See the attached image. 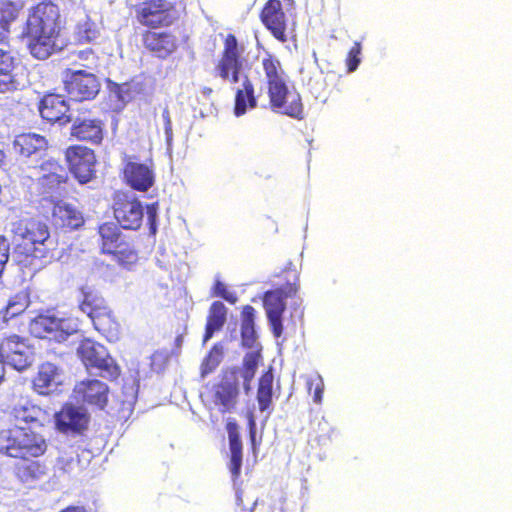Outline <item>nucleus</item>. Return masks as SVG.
Wrapping results in <instances>:
<instances>
[{
    "label": "nucleus",
    "instance_id": "f257e3e1",
    "mask_svg": "<svg viewBox=\"0 0 512 512\" xmlns=\"http://www.w3.org/2000/svg\"><path fill=\"white\" fill-rule=\"evenodd\" d=\"M61 31L59 6L52 0H42L29 8L19 38L26 41L34 59L46 60L59 51Z\"/></svg>",
    "mask_w": 512,
    "mask_h": 512
},
{
    "label": "nucleus",
    "instance_id": "f03ea898",
    "mask_svg": "<svg viewBox=\"0 0 512 512\" xmlns=\"http://www.w3.org/2000/svg\"><path fill=\"white\" fill-rule=\"evenodd\" d=\"M261 68L266 82L269 104L273 110H281L285 115L302 120L304 109L301 96L291 93L287 83V73L281 61L266 51L261 59Z\"/></svg>",
    "mask_w": 512,
    "mask_h": 512
},
{
    "label": "nucleus",
    "instance_id": "7ed1b4c3",
    "mask_svg": "<svg viewBox=\"0 0 512 512\" xmlns=\"http://www.w3.org/2000/svg\"><path fill=\"white\" fill-rule=\"evenodd\" d=\"M260 354L257 352L246 353L242 368L237 366L222 369L217 383L213 385V403L222 414L235 409L240 395V376L243 379V387L246 392L251 389L252 380L255 377Z\"/></svg>",
    "mask_w": 512,
    "mask_h": 512
},
{
    "label": "nucleus",
    "instance_id": "20e7f679",
    "mask_svg": "<svg viewBox=\"0 0 512 512\" xmlns=\"http://www.w3.org/2000/svg\"><path fill=\"white\" fill-rule=\"evenodd\" d=\"M15 241V253L22 261L30 264L33 259L49 262L57 248V242L51 238L48 225L36 219L18 222Z\"/></svg>",
    "mask_w": 512,
    "mask_h": 512
},
{
    "label": "nucleus",
    "instance_id": "39448f33",
    "mask_svg": "<svg viewBox=\"0 0 512 512\" xmlns=\"http://www.w3.org/2000/svg\"><path fill=\"white\" fill-rule=\"evenodd\" d=\"M49 448L48 439L31 427L11 425L0 430V454L18 460L38 459Z\"/></svg>",
    "mask_w": 512,
    "mask_h": 512
},
{
    "label": "nucleus",
    "instance_id": "423d86ee",
    "mask_svg": "<svg viewBox=\"0 0 512 512\" xmlns=\"http://www.w3.org/2000/svg\"><path fill=\"white\" fill-rule=\"evenodd\" d=\"M99 248L120 266L131 269L139 261V253L132 238L123 234L116 223L104 222L97 228Z\"/></svg>",
    "mask_w": 512,
    "mask_h": 512
},
{
    "label": "nucleus",
    "instance_id": "0eeeda50",
    "mask_svg": "<svg viewBox=\"0 0 512 512\" xmlns=\"http://www.w3.org/2000/svg\"><path fill=\"white\" fill-rule=\"evenodd\" d=\"M77 356L85 368L97 370L101 377L115 380L120 376L121 370L107 348L91 338H84L77 347Z\"/></svg>",
    "mask_w": 512,
    "mask_h": 512
},
{
    "label": "nucleus",
    "instance_id": "6e6552de",
    "mask_svg": "<svg viewBox=\"0 0 512 512\" xmlns=\"http://www.w3.org/2000/svg\"><path fill=\"white\" fill-rule=\"evenodd\" d=\"M243 47L238 43L234 34H227L223 39V50L215 64V75L231 84L240 81L245 58L242 56Z\"/></svg>",
    "mask_w": 512,
    "mask_h": 512
},
{
    "label": "nucleus",
    "instance_id": "1a4fd4ad",
    "mask_svg": "<svg viewBox=\"0 0 512 512\" xmlns=\"http://www.w3.org/2000/svg\"><path fill=\"white\" fill-rule=\"evenodd\" d=\"M298 285L286 283L268 290L263 295V306L273 335L279 338L283 332V314L286 310V299L296 295Z\"/></svg>",
    "mask_w": 512,
    "mask_h": 512
},
{
    "label": "nucleus",
    "instance_id": "9d476101",
    "mask_svg": "<svg viewBox=\"0 0 512 512\" xmlns=\"http://www.w3.org/2000/svg\"><path fill=\"white\" fill-rule=\"evenodd\" d=\"M64 158L70 173L80 184L95 178L97 159L93 149L82 144L70 145L64 151Z\"/></svg>",
    "mask_w": 512,
    "mask_h": 512
},
{
    "label": "nucleus",
    "instance_id": "9b49d317",
    "mask_svg": "<svg viewBox=\"0 0 512 512\" xmlns=\"http://www.w3.org/2000/svg\"><path fill=\"white\" fill-rule=\"evenodd\" d=\"M63 83L70 99L76 102L95 99L101 88V83L95 74L81 69H66Z\"/></svg>",
    "mask_w": 512,
    "mask_h": 512
},
{
    "label": "nucleus",
    "instance_id": "f8f14e48",
    "mask_svg": "<svg viewBox=\"0 0 512 512\" xmlns=\"http://www.w3.org/2000/svg\"><path fill=\"white\" fill-rule=\"evenodd\" d=\"M141 44L144 51L152 57L166 60L178 51L180 40L171 30L151 28L141 33Z\"/></svg>",
    "mask_w": 512,
    "mask_h": 512
},
{
    "label": "nucleus",
    "instance_id": "ddd939ff",
    "mask_svg": "<svg viewBox=\"0 0 512 512\" xmlns=\"http://www.w3.org/2000/svg\"><path fill=\"white\" fill-rule=\"evenodd\" d=\"M133 10L137 22L147 29L169 27L173 23L174 5L166 0H143Z\"/></svg>",
    "mask_w": 512,
    "mask_h": 512
},
{
    "label": "nucleus",
    "instance_id": "4468645a",
    "mask_svg": "<svg viewBox=\"0 0 512 512\" xmlns=\"http://www.w3.org/2000/svg\"><path fill=\"white\" fill-rule=\"evenodd\" d=\"M113 215L126 230H138L142 225L143 206L139 199L127 192L118 191L113 197Z\"/></svg>",
    "mask_w": 512,
    "mask_h": 512
},
{
    "label": "nucleus",
    "instance_id": "2eb2a0df",
    "mask_svg": "<svg viewBox=\"0 0 512 512\" xmlns=\"http://www.w3.org/2000/svg\"><path fill=\"white\" fill-rule=\"evenodd\" d=\"M40 176L37 178V188L43 196H56L65 192L69 175L65 167L53 158L43 161L38 166Z\"/></svg>",
    "mask_w": 512,
    "mask_h": 512
},
{
    "label": "nucleus",
    "instance_id": "dca6fc26",
    "mask_svg": "<svg viewBox=\"0 0 512 512\" xmlns=\"http://www.w3.org/2000/svg\"><path fill=\"white\" fill-rule=\"evenodd\" d=\"M70 136L79 142L100 146L106 136L105 121L98 117H91L90 110L79 113L72 121Z\"/></svg>",
    "mask_w": 512,
    "mask_h": 512
},
{
    "label": "nucleus",
    "instance_id": "f3484780",
    "mask_svg": "<svg viewBox=\"0 0 512 512\" xmlns=\"http://www.w3.org/2000/svg\"><path fill=\"white\" fill-rule=\"evenodd\" d=\"M0 358L18 371L32 365L33 353L27 341L18 335H9L0 341Z\"/></svg>",
    "mask_w": 512,
    "mask_h": 512
},
{
    "label": "nucleus",
    "instance_id": "a211bd4d",
    "mask_svg": "<svg viewBox=\"0 0 512 512\" xmlns=\"http://www.w3.org/2000/svg\"><path fill=\"white\" fill-rule=\"evenodd\" d=\"M259 18L277 41H288V18L280 0H268L262 7Z\"/></svg>",
    "mask_w": 512,
    "mask_h": 512
},
{
    "label": "nucleus",
    "instance_id": "6ab92c4d",
    "mask_svg": "<svg viewBox=\"0 0 512 512\" xmlns=\"http://www.w3.org/2000/svg\"><path fill=\"white\" fill-rule=\"evenodd\" d=\"M35 325L44 333L43 337L57 342L66 340L79 330L76 318H56L55 316L41 315L35 320Z\"/></svg>",
    "mask_w": 512,
    "mask_h": 512
},
{
    "label": "nucleus",
    "instance_id": "aec40b11",
    "mask_svg": "<svg viewBox=\"0 0 512 512\" xmlns=\"http://www.w3.org/2000/svg\"><path fill=\"white\" fill-rule=\"evenodd\" d=\"M123 178L134 190L146 192L154 185V172L146 163H139L132 157L126 156L123 164Z\"/></svg>",
    "mask_w": 512,
    "mask_h": 512
},
{
    "label": "nucleus",
    "instance_id": "412c9836",
    "mask_svg": "<svg viewBox=\"0 0 512 512\" xmlns=\"http://www.w3.org/2000/svg\"><path fill=\"white\" fill-rule=\"evenodd\" d=\"M38 110L41 118L51 124L64 125L72 121L68 114L69 104L60 94H45L38 103Z\"/></svg>",
    "mask_w": 512,
    "mask_h": 512
},
{
    "label": "nucleus",
    "instance_id": "4be33fe9",
    "mask_svg": "<svg viewBox=\"0 0 512 512\" xmlns=\"http://www.w3.org/2000/svg\"><path fill=\"white\" fill-rule=\"evenodd\" d=\"M77 397L90 406L104 409L108 403L109 387L98 379H84L74 388Z\"/></svg>",
    "mask_w": 512,
    "mask_h": 512
},
{
    "label": "nucleus",
    "instance_id": "5701e85b",
    "mask_svg": "<svg viewBox=\"0 0 512 512\" xmlns=\"http://www.w3.org/2000/svg\"><path fill=\"white\" fill-rule=\"evenodd\" d=\"M51 222L55 228L70 232L82 227L85 219L75 206L58 200L52 207Z\"/></svg>",
    "mask_w": 512,
    "mask_h": 512
},
{
    "label": "nucleus",
    "instance_id": "b1692460",
    "mask_svg": "<svg viewBox=\"0 0 512 512\" xmlns=\"http://www.w3.org/2000/svg\"><path fill=\"white\" fill-rule=\"evenodd\" d=\"M89 415L73 405H65L56 413L57 429L62 433H82L89 424Z\"/></svg>",
    "mask_w": 512,
    "mask_h": 512
},
{
    "label": "nucleus",
    "instance_id": "393cba45",
    "mask_svg": "<svg viewBox=\"0 0 512 512\" xmlns=\"http://www.w3.org/2000/svg\"><path fill=\"white\" fill-rule=\"evenodd\" d=\"M62 385L61 369L51 363H42L32 380V387L39 395H50Z\"/></svg>",
    "mask_w": 512,
    "mask_h": 512
},
{
    "label": "nucleus",
    "instance_id": "a878e982",
    "mask_svg": "<svg viewBox=\"0 0 512 512\" xmlns=\"http://www.w3.org/2000/svg\"><path fill=\"white\" fill-rule=\"evenodd\" d=\"M44 415L45 411L30 399H21L9 410V417L14 423L13 425L24 423L25 427L31 428L35 425L42 426L41 421Z\"/></svg>",
    "mask_w": 512,
    "mask_h": 512
},
{
    "label": "nucleus",
    "instance_id": "bb28decb",
    "mask_svg": "<svg viewBox=\"0 0 512 512\" xmlns=\"http://www.w3.org/2000/svg\"><path fill=\"white\" fill-rule=\"evenodd\" d=\"M93 327L109 342H116L122 336V325L114 310L108 306L91 319Z\"/></svg>",
    "mask_w": 512,
    "mask_h": 512
},
{
    "label": "nucleus",
    "instance_id": "cd10ccee",
    "mask_svg": "<svg viewBox=\"0 0 512 512\" xmlns=\"http://www.w3.org/2000/svg\"><path fill=\"white\" fill-rule=\"evenodd\" d=\"M13 149L22 158L41 155L48 149L47 139L36 133H22L15 137Z\"/></svg>",
    "mask_w": 512,
    "mask_h": 512
},
{
    "label": "nucleus",
    "instance_id": "c85d7f7f",
    "mask_svg": "<svg viewBox=\"0 0 512 512\" xmlns=\"http://www.w3.org/2000/svg\"><path fill=\"white\" fill-rule=\"evenodd\" d=\"M108 306L109 304L106 299L97 290L87 286L80 288L78 308L81 312L85 313L90 320L94 318V315L101 313Z\"/></svg>",
    "mask_w": 512,
    "mask_h": 512
},
{
    "label": "nucleus",
    "instance_id": "c756f323",
    "mask_svg": "<svg viewBox=\"0 0 512 512\" xmlns=\"http://www.w3.org/2000/svg\"><path fill=\"white\" fill-rule=\"evenodd\" d=\"M257 107V96L252 80L245 75L241 86L235 91L234 114L236 116L244 115L249 109Z\"/></svg>",
    "mask_w": 512,
    "mask_h": 512
},
{
    "label": "nucleus",
    "instance_id": "7c9ffc66",
    "mask_svg": "<svg viewBox=\"0 0 512 512\" xmlns=\"http://www.w3.org/2000/svg\"><path fill=\"white\" fill-rule=\"evenodd\" d=\"M23 8L21 0H0V43L7 39L12 23L18 20Z\"/></svg>",
    "mask_w": 512,
    "mask_h": 512
},
{
    "label": "nucleus",
    "instance_id": "2f4dec72",
    "mask_svg": "<svg viewBox=\"0 0 512 512\" xmlns=\"http://www.w3.org/2000/svg\"><path fill=\"white\" fill-rule=\"evenodd\" d=\"M226 428L228 431L229 448L231 452L229 470L233 479H238L242 467V442L237 431L238 426L235 422H228Z\"/></svg>",
    "mask_w": 512,
    "mask_h": 512
},
{
    "label": "nucleus",
    "instance_id": "473e14b6",
    "mask_svg": "<svg viewBox=\"0 0 512 512\" xmlns=\"http://www.w3.org/2000/svg\"><path fill=\"white\" fill-rule=\"evenodd\" d=\"M13 469L15 477L22 483H31L39 480L47 473L45 463L36 459L20 460Z\"/></svg>",
    "mask_w": 512,
    "mask_h": 512
},
{
    "label": "nucleus",
    "instance_id": "72a5a7b5",
    "mask_svg": "<svg viewBox=\"0 0 512 512\" xmlns=\"http://www.w3.org/2000/svg\"><path fill=\"white\" fill-rule=\"evenodd\" d=\"M273 369L271 366L268 367L266 371H264L259 380L257 387V402L258 407L261 412L268 410L273 401Z\"/></svg>",
    "mask_w": 512,
    "mask_h": 512
},
{
    "label": "nucleus",
    "instance_id": "f704fd0d",
    "mask_svg": "<svg viewBox=\"0 0 512 512\" xmlns=\"http://www.w3.org/2000/svg\"><path fill=\"white\" fill-rule=\"evenodd\" d=\"M226 314L227 309L222 302L215 301L211 304L203 336L205 342L223 327L226 321Z\"/></svg>",
    "mask_w": 512,
    "mask_h": 512
},
{
    "label": "nucleus",
    "instance_id": "c9c22d12",
    "mask_svg": "<svg viewBox=\"0 0 512 512\" xmlns=\"http://www.w3.org/2000/svg\"><path fill=\"white\" fill-rule=\"evenodd\" d=\"M336 434L335 429L324 417H315L311 421L310 440L318 445H325Z\"/></svg>",
    "mask_w": 512,
    "mask_h": 512
},
{
    "label": "nucleus",
    "instance_id": "e433bc0d",
    "mask_svg": "<svg viewBox=\"0 0 512 512\" xmlns=\"http://www.w3.org/2000/svg\"><path fill=\"white\" fill-rule=\"evenodd\" d=\"M223 359V352L222 349L219 348L217 345H214L207 355L204 357V359L201 362L200 365V376L201 378H206L209 374L213 373L217 367L220 365Z\"/></svg>",
    "mask_w": 512,
    "mask_h": 512
},
{
    "label": "nucleus",
    "instance_id": "4c0bfd02",
    "mask_svg": "<svg viewBox=\"0 0 512 512\" xmlns=\"http://www.w3.org/2000/svg\"><path fill=\"white\" fill-rule=\"evenodd\" d=\"M75 35L80 43H88L95 40L98 36L96 23L87 17L76 25Z\"/></svg>",
    "mask_w": 512,
    "mask_h": 512
},
{
    "label": "nucleus",
    "instance_id": "58836bf2",
    "mask_svg": "<svg viewBox=\"0 0 512 512\" xmlns=\"http://www.w3.org/2000/svg\"><path fill=\"white\" fill-rule=\"evenodd\" d=\"M107 89L109 95L120 102L122 108L128 101L131 100V86L129 83H116L112 80H107Z\"/></svg>",
    "mask_w": 512,
    "mask_h": 512
},
{
    "label": "nucleus",
    "instance_id": "ea45409f",
    "mask_svg": "<svg viewBox=\"0 0 512 512\" xmlns=\"http://www.w3.org/2000/svg\"><path fill=\"white\" fill-rule=\"evenodd\" d=\"M29 306V297L27 293L20 292L14 295L6 306L5 318H13L23 313Z\"/></svg>",
    "mask_w": 512,
    "mask_h": 512
},
{
    "label": "nucleus",
    "instance_id": "a19ab883",
    "mask_svg": "<svg viewBox=\"0 0 512 512\" xmlns=\"http://www.w3.org/2000/svg\"><path fill=\"white\" fill-rule=\"evenodd\" d=\"M20 89V82L12 72L0 74V93L11 94Z\"/></svg>",
    "mask_w": 512,
    "mask_h": 512
},
{
    "label": "nucleus",
    "instance_id": "79ce46f5",
    "mask_svg": "<svg viewBox=\"0 0 512 512\" xmlns=\"http://www.w3.org/2000/svg\"><path fill=\"white\" fill-rule=\"evenodd\" d=\"M75 56L80 61L79 64L85 68H92L98 64L99 57L92 48L77 51Z\"/></svg>",
    "mask_w": 512,
    "mask_h": 512
},
{
    "label": "nucleus",
    "instance_id": "37998d69",
    "mask_svg": "<svg viewBox=\"0 0 512 512\" xmlns=\"http://www.w3.org/2000/svg\"><path fill=\"white\" fill-rule=\"evenodd\" d=\"M361 44L360 42H354L352 47L349 49L347 57H346V66L349 72L355 71L360 64V54H361Z\"/></svg>",
    "mask_w": 512,
    "mask_h": 512
},
{
    "label": "nucleus",
    "instance_id": "c03bdc74",
    "mask_svg": "<svg viewBox=\"0 0 512 512\" xmlns=\"http://www.w3.org/2000/svg\"><path fill=\"white\" fill-rule=\"evenodd\" d=\"M16 67V58L12 52L0 48V74L13 72Z\"/></svg>",
    "mask_w": 512,
    "mask_h": 512
},
{
    "label": "nucleus",
    "instance_id": "a18cd8bd",
    "mask_svg": "<svg viewBox=\"0 0 512 512\" xmlns=\"http://www.w3.org/2000/svg\"><path fill=\"white\" fill-rule=\"evenodd\" d=\"M147 221L149 225V231L152 235L157 232V215H158V203L154 202L146 206Z\"/></svg>",
    "mask_w": 512,
    "mask_h": 512
},
{
    "label": "nucleus",
    "instance_id": "49530a36",
    "mask_svg": "<svg viewBox=\"0 0 512 512\" xmlns=\"http://www.w3.org/2000/svg\"><path fill=\"white\" fill-rule=\"evenodd\" d=\"M241 337L244 345L252 346L256 339L254 323H241Z\"/></svg>",
    "mask_w": 512,
    "mask_h": 512
},
{
    "label": "nucleus",
    "instance_id": "de8ad7c7",
    "mask_svg": "<svg viewBox=\"0 0 512 512\" xmlns=\"http://www.w3.org/2000/svg\"><path fill=\"white\" fill-rule=\"evenodd\" d=\"M307 384L309 390H311L314 387L313 400L315 403L320 404L322 402L324 393V384L322 382V379H310Z\"/></svg>",
    "mask_w": 512,
    "mask_h": 512
},
{
    "label": "nucleus",
    "instance_id": "09e8293b",
    "mask_svg": "<svg viewBox=\"0 0 512 512\" xmlns=\"http://www.w3.org/2000/svg\"><path fill=\"white\" fill-rule=\"evenodd\" d=\"M214 292L217 296L225 299L229 303H235L237 298L233 293L228 292L224 283L217 281L214 285Z\"/></svg>",
    "mask_w": 512,
    "mask_h": 512
},
{
    "label": "nucleus",
    "instance_id": "8fccbe9b",
    "mask_svg": "<svg viewBox=\"0 0 512 512\" xmlns=\"http://www.w3.org/2000/svg\"><path fill=\"white\" fill-rule=\"evenodd\" d=\"M255 309L251 305H245L242 310V323H254Z\"/></svg>",
    "mask_w": 512,
    "mask_h": 512
},
{
    "label": "nucleus",
    "instance_id": "3c124183",
    "mask_svg": "<svg viewBox=\"0 0 512 512\" xmlns=\"http://www.w3.org/2000/svg\"><path fill=\"white\" fill-rule=\"evenodd\" d=\"M73 462V458L67 459L63 456L58 458V465L60 469L63 470L64 472H70L72 470L71 465L73 464Z\"/></svg>",
    "mask_w": 512,
    "mask_h": 512
},
{
    "label": "nucleus",
    "instance_id": "603ef678",
    "mask_svg": "<svg viewBox=\"0 0 512 512\" xmlns=\"http://www.w3.org/2000/svg\"><path fill=\"white\" fill-rule=\"evenodd\" d=\"M162 118H163V121H164L165 132L166 133L171 132V130H172V122H171L170 112H169L168 108H165L163 110Z\"/></svg>",
    "mask_w": 512,
    "mask_h": 512
},
{
    "label": "nucleus",
    "instance_id": "864d4df0",
    "mask_svg": "<svg viewBox=\"0 0 512 512\" xmlns=\"http://www.w3.org/2000/svg\"><path fill=\"white\" fill-rule=\"evenodd\" d=\"M200 93L204 98L211 99L214 94V90L211 87L203 86L200 89Z\"/></svg>",
    "mask_w": 512,
    "mask_h": 512
},
{
    "label": "nucleus",
    "instance_id": "5fc2aeb1",
    "mask_svg": "<svg viewBox=\"0 0 512 512\" xmlns=\"http://www.w3.org/2000/svg\"><path fill=\"white\" fill-rule=\"evenodd\" d=\"M60 512H87L83 506H68Z\"/></svg>",
    "mask_w": 512,
    "mask_h": 512
},
{
    "label": "nucleus",
    "instance_id": "6e6d98bb",
    "mask_svg": "<svg viewBox=\"0 0 512 512\" xmlns=\"http://www.w3.org/2000/svg\"><path fill=\"white\" fill-rule=\"evenodd\" d=\"M4 373H5V369H4V362L3 360L0 358V382L3 380L4 378Z\"/></svg>",
    "mask_w": 512,
    "mask_h": 512
},
{
    "label": "nucleus",
    "instance_id": "4d7b16f0",
    "mask_svg": "<svg viewBox=\"0 0 512 512\" xmlns=\"http://www.w3.org/2000/svg\"><path fill=\"white\" fill-rule=\"evenodd\" d=\"M4 158V153L2 150H0V160H2Z\"/></svg>",
    "mask_w": 512,
    "mask_h": 512
},
{
    "label": "nucleus",
    "instance_id": "13d9d810",
    "mask_svg": "<svg viewBox=\"0 0 512 512\" xmlns=\"http://www.w3.org/2000/svg\"><path fill=\"white\" fill-rule=\"evenodd\" d=\"M181 339H182V337H181V336H179V337L177 338V343H180Z\"/></svg>",
    "mask_w": 512,
    "mask_h": 512
},
{
    "label": "nucleus",
    "instance_id": "bf43d9fd",
    "mask_svg": "<svg viewBox=\"0 0 512 512\" xmlns=\"http://www.w3.org/2000/svg\"><path fill=\"white\" fill-rule=\"evenodd\" d=\"M181 339H182V337H181V336H179V337L177 338V343H180Z\"/></svg>",
    "mask_w": 512,
    "mask_h": 512
}]
</instances>
